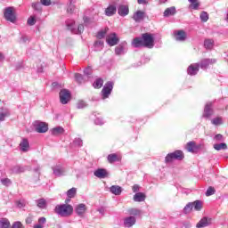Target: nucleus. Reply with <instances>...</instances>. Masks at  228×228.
I'll return each instance as SVG.
<instances>
[{
	"instance_id": "nucleus-19",
	"label": "nucleus",
	"mask_w": 228,
	"mask_h": 228,
	"mask_svg": "<svg viewBox=\"0 0 228 228\" xmlns=\"http://www.w3.org/2000/svg\"><path fill=\"white\" fill-rule=\"evenodd\" d=\"M20 151L21 152H28V151H29V141H28V139L22 138L20 142Z\"/></svg>"
},
{
	"instance_id": "nucleus-51",
	"label": "nucleus",
	"mask_w": 228,
	"mask_h": 228,
	"mask_svg": "<svg viewBox=\"0 0 228 228\" xmlns=\"http://www.w3.org/2000/svg\"><path fill=\"white\" fill-rule=\"evenodd\" d=\"M11 228H24V224L20 221H16L12 224Z\"/></svg>"
},
{
	"instance_id": "nucleus-31",
	"label": "nucleus",
	"mask_w": 228,
	"mask_h": 228,
	"mask_svg": "<svg viewBox=\"0 0 228 228\" xmlns=\"http://www.w3.org/2000/svg\"><path fill=\"white\" fill-rule=\"evenodd\" d=\"M127 213L128 215H131V216H140V215H142V210L138 208H129Z\"/></svg>"
},
{
	"instance_id": "nucleus-37",
	"label": "nucleus",
	"mask_w": 228,
	"mask_h": 228,
	"mask_svg": "<svg viewBox=\"0 0 228 228\" xmlns=\"http://www.w3.org/2000/svg\"><path fill=\"white\" fill-rule=\"evenodd\" d=\"M204 45L207 49H213L215 46V41L213 39H206L204 41Z\"/></svg>"
},
{
	"instance_id": "nucleus-42",
	"label": "nucleus",
	"mask_w": 228,
	"mask_h": 228,
	"mask_svg": "<svg viewBox=\"0 0 228 228\" xmlns=\"http://www.w3.org/2000/svg\"><path fill=\"white\" fill-rule=\"evenodd\" d=\"M124 46L122 45H119L115 48V53L117 54V56H120L124 54Z\"/></svg>"
},
{
	"instance_id": "nucleus-9",
	"label": "nucleus",
	"mask_w": 228,
	"mask_h": 228,
	"mask_svg": "<svg viewBox=\"0 0 228 228\" xmlns=\"http://www.w3.org/2000/svg\"><path fill=\"white\" fill-rule=\"evenodd\" d=\"M213 102H208L206 103L204 111H203V118H211V116L213 115Z\"/></svg>"
},
{
	"instance_id": "nucleus-22",
	"label": "nucleus",
	"mask_w": 228,
	"mask_h": 228,
	"mask_svg": "<svg viewBox=\"0 0 228 228\" xmlns=\"http://www.w3.org/2000/svg\"><path fill=\"white\" fill-rule=\"evenodd\" d=\"M188 152H197L200 149V145H196L195 142H189L186 145Z\"/></svg>"
},
{
	"instance_id": "nucleus-3",
	"label": "nucleus",
	"mask_w": 228,
	"mask_h": 228,
	"mask_svg": "<svg viewBox=\"0 0 228 228\" xmlns=\"http://www.w3.org/2000/svg\"><path fill=\"white\" fill-rule=\"evenodd\" d=\"M59 99L61 104H69L72 101V94L69 89H61L59 93Z\"/></svg>"
},
{
	"instance_id": "nucleus-28",
	"label": "nucleus",
	"mask_w": 228,
	"mask_h": 228,
	"mask_svg": "<svg viewBox=\"0 0 228 228\" xmlns=\"http://www.w3.org/2000/svg\"><path fill=\"white\" fill-rule=\"evenodd\" d=\"M63 133H65V129H63V127H61V126H57L51 130V134L53 136H58L59 134H63Z\"/></svg>"
},
{
	"instance_id": "nucleus-41",
	"label": "nucleus",
	"mask_w": 228,
	"mask_h": 228,
	"mask_svg": "<svg viewBox=\"0 0 228 228\" xmlns=\"http://www.w3.org/2000/svg\"><path fill=\"white\" fill-rule=\"evenodd\" d=\"M12 174H20L24 172V167H21L20 166H14L12 167Z\"/></svg>"
},
{
	"instance_id": "nucleus-38",
	"label": "nucleus",
	"mask_w": 228,
	"mask_h": 228,
	"mask_svg": "<svg viewBox=\"0 0 228 228\" xmlns=\"http://www.w3.org/2000/svg\"><path fill=\"white\" fill-rule=\"evenodd\" d=\"M76 193H77V189L73 187L67 191V196L69 199H74V197H76Z\"/></svg>"
},
{
	"instance_id": "nucleus-16",
	"label": "nucleus",
	"mask_w": 228,
	"mask_h": 228,
	"mask_svg": "<svg viewBox=\"0 0 228 228\" xmlns=\"http://www.w3.org/2000/svg\"><path fill=\"white\" fill-rule=\"evenodd\" d=\"M94 175L98 179H106L108 177V171L104 168H98L94 172Z\"/></svg>"
},
{
	"instance_id": "nucleus-45",
	"label": "nucleus",
	"mask_w": 228,
	"mask_h": 228,
	"mask_svg": "<svg viewBox=\"0 0 228 228\" xmlns=\"http://www.w3.org/2000/svg\"><path fill=\"white\" fill-rule=\"evenodd\" d=\"M86 102L83 100H78L77 102V110H83L84 108H86Z\"/></svg>"
},
{
	"instance_id": "nucleus-17",
	"label": "nucleus",
	"mask_w": 228,
	"mask_h": 228,
	"mask_svg": "<svg viewBox=\"0 0 228 228\" xmlns=\"http://www.w3.org/2000/svg\"><path fill=\"white\" fill-rule=\"evenodd\" d=\"M111 92H113V86H103L102 92H101V97L102 99H108L110 95H111Z\"/></svg>"
},
{
	"instance_id": "nucleus-32",
	"label": "nucleus",
	"mask_w": 228,
	"mask_h": 228,
	"mask_svg": "<svg viewBox=\"0 0 228 228\" xmlns=\"http://www.w3.org/2000/svg\"><path fill=\"white\" fill-rule=\"evenodd\" d=\"M12 224L7 218H0V228H10Z\"/></svg>"
},
{
	"instance_id": "nucleus-25",
	"label": "nucleus",
	"mask_w": 228,
	"mask_h": 228,
	"mask_svg": "<svg viewBox=\"0 0 228 228\" xmlns=\"http://www.w3.org/2000/svg\"><path fill=\"white\" fill-rule=\"evenodd\" d=\"M132 45L136 48L144 47L143 37H135L132 42Z\"/></svg>"
},
{
	"instance_id": "nucleus-40",
	"label": "nucleus",
	"mask_w": 228,
	"mask_h": 228,
	"mask_svg": "<svg viewBox=\"0 0 228 228\" xmlns=\"http://www.w3.org/2000/svg\"><path fill=\"white\" fill-rule=\"evenodd\" d=\"M76 0H69V5L68 7V13H74V10H76Z\"/></svg>"
},
{
	"instance_id": "nucleus-4",
	"label": "nucleus",
	"mask_w": 228,
	"mask_h": 228,
	"mask_svg": "<svg viewBox=\"0 0 228 228\" xmlns=\"http://www.w3.org/2000/svg\"><path fill=\"white\" fill-rule=\"evenodd\" d=\"M67 28L71 33H74L75 35H81L83 31H85V26L83 24H80L76 27L75 21L67 22Z\"/></svg>"
},
{
	"instance_id": "nucleus-52",
	"label": "nucleus",
	"mask_w": 228,
	"mask_h": 228,
	"mask_svg": "<svg viewBox=\"0 0 228 228\" xmlns=\"http://www.w3.org/2000/svg\"><path fill=\"white\" fill-rule=\"evenodd\" d=\"M206 195H207V197H211V195H215V188L208 187L206 191Z\"/></svg>"
},
{
	"instance_id": "nucleus-30",
	"label": "nucleus",
	"mask_w": 228,
	"mask_h": 228,
	"mask_svg": "<svg viewBox=\"0 0 228 228\" xmlns=\"http://www.w3.org/2000/svg\"><path fill=\"white\" fill-rule=\"evenodd\" d=\"M36 202L39 209H45L47 208V201L45 200V199H39Z\"/></svg>"
},
{
	"instance_id": "nucleus-29",
	"label": "nucleus",
	"mask_w": 228,
	"mask_h": 228,
	"mask_svg": "<svg viewBox=\"0 0 228 228\" xmlns=\"http://www.w3.org/2000/svg\"><path fill=\"white\" fill-rule=\"evenodd\" d=\"M176 12L177 11L174 6L167 8L164 12V17H170V15H175Z\"/></svg>"
},
{
	"instance_id": "nucleus-63",
	"label": "nucleus",
	"mask_w": 228,
	"mask_h": 228,
	"mask_svg": "<svg viewBox=\"0 0 228 228\" xmlns=\"http://www.w3.org/2000/svg\"><path fill=\"white\" fill-rule=\"evenodd\" d=\"M115 86V82L113 81H108L104 86Z\"/></svg>"
},
{
	"instance_id": "nucleus-18",
	"label": "nucleus",
	"mask_w": 228,
	"mask_h": 228,
	"mask_svg": "<svg viewBox=\"0 0 228 228\" xmlns=\"http://www.w3.org/2000/svg\"><path fill=\"white\" fill-rule=\"evenodd\" d=\"M136 224V217L129 216L124 219V227H133Z\"/></svg>"
},
{
	"instance_id": "nucleus-58",
	"label": "nucleus",
	"mask_w": 228,
	"mask_h": 228,
	"mask_svg": "<svg viewBox=\"0 0 228 228\" xmlns=\"http://www.w3.org/2000/svg\"><path fill=\"white\" fill-rule=\"evenodd\" d=\"M28 26H35V24H37V20H35V18L30 17L28 20Z\"/></svg>"
},
{
	"instance_id": "nucleus-49",
	"label": "nucleus",
	"mask_w": 228,
	"mask_h": 228,
	"mask_svg": "<svg viewBox=\"0 0 228 228\" xmlns=\"http://www.w3.org/2000/svg\"><path fill=\"white\" fill-rule=\"evenodd\" d=\"M73 143L76 147H83V140L81 138H76Z\"/></svg>"
},
{
	"instance_id": "nucleus-7",
	"label": "nucleus",
	"mask_w": 228,
	"mask_h": 228,
	"mask_svg": "<svg viewBox=\"0 0 228 228\" xmlns=\"http://www.w3.org/2000/svg\"><path fill=\"white\" fill-rule=\"evenodd\" d=\"M34 128L37 133H47L49 131V126L45 122L35 121Z\"/></svg>"
},
{
	"instance_id": "nucleus-62",
	"label": "nucleus",
	"mask_w": 228,
	"mask_h": 228,
	"mask_svg": "<svg viewBox=\"0 0 228 228\" xmlns=\"http://www.w3.org/2000/svg\"><path fill=\"white\" fill-rule=\"evenodd\" d=\"M45 222H46L45 217H40L38 219V224H45Z\"/></svg>"
},
{
	"instance_id": "nucleus-5",
	"label": "nucleus",
	"mask_w": 228,
	"mask_h": 228,
	"mask_svg": "<svg viewBox=\"0 0 228 228\" xmlns=\"http://www.w3.org/2000/svg\"><path fill=\"white\" fill-rule=\"evenodd\" d=\"M142 37L144 47H148V49H152V47H154V37H152V34L144 33L142 35Z\"/></svg>"
},
{
	"instance_id": "nucleus-15",
	"label": "nucleus",
	"mask_w": 228,
	"mask_h": 228,
	"mask_svg": "<svg viewBox=\"0 0 228 228\" xmlns=\"http://www.w3.org/2000/svg\"><path fill=\"white\" fill-rule=\"evenodd\" d=\"M132 19L134 20V22H142L143 19H145V12L143 11L135 12L133 14Z\"/></svg>"
},
{
	"instance_id": "nucleus-48",
	"label": "nucleus",
	"mask_w": 228,
	"mask_h": 228,
	"mask_svg": "<svg viewBox=\"0 0 228 228\" xmlns=\"http://www.w3.org/2000/svg\"><path fill=\"white\" fill-rule=\"evenodd\" d=\"M214 126H221L223 124L222 118H216L211 120Z\"/></svg>"
},
{
	"instance_id": "nucleus-34",
	"label": "nucleus",
	"mask_w": 228,
	"mask_h": 228,
	"mask_svg": "<svg viewBox=\"0 0 228 228\" xmlns=\"http://www.w3.org/2000/svg\"><path fill=\"white\" fill-rule=\"evenodd\" d=\"M107 160L110 163H115L118 161V155H117V153L109 154L107 157Z\"/></svg>"
},
{
	"instance_id": "nucleus-46",
	"label": "nucleus",
	"mask_w": 228,
	"mask_h": 228,
	"mask_svg": "<svg viewBox=\"0 0 228 228\" xmlns=\"http://www.w3.org/2000/svg\"><path fill=\"white\" fill-rule=\"evenodd\" d=\"M92 67H87L84 69V76L85 77H86L87 79L92 76Z\"/></svg>"
},
{
	"instance_id": "nucleus-14",
	"label": "nucleus",
	"mask_w": 228,
	"mask_h": 228,
	"mask_svg": "<svg viewBox=\"0 0 228 228\" xmlns=\"http://www.w3.org/2000/svg\"><path fill=\"white\" fill-rule=\"evenodd\" d=\"M214 63H216V59H203L200 61V69H206L209 65H214Z\"/></svg>"
},
{
	"instance_id": "nucleus-36",
	"label": "nucleus",
	"mask_w": 228,
	"mask_h": 228,
	"mask_svg": "<svg viewBox=\"0 0 228 228\" xmlns=\"http://www.w3.org/2000/svg\"><path fill=\"white\" fill-rule=\"evenodd\" d=\"M104 47V41L98 40L94 43V51H102Z\"/></svg>"
},
{
	"instance_id": "nucleus-20",
	"label": "nucleus",
	"mask_w": 228,
	"mask_h": 228,
	"mask_svg": "<svg viewBox=\"0 0 228 228\" xmlns=\"http://www.w3.org/2000/svg\"><path fill=\"white\" fill-rule=\"evenodd\" d=\"M117 13V6L110 4L105 9V15L107 17H113Z\"/></svg>"
},
{
	"instance_id": "nucleus-6",
	"label": "nucleus",
	"mask_w": 228,
	"mask_h": 228,
	"mask_svg": "<svg viewBox=\"0 0 228 228\" xmlns=\"http://www.w3.org/2000/svg\"><path fill=\"white\" fill-rule=\"evenodd\" d=\"M4 17L8 22H15L17 16L15 15V12H13V7H6L4 11Z\"/></svg>"
},
{
	"instance_id": "nucleus-24",
	"label": "nucleus",
	"mask_w": 228,
	"mask_h": 228,
	"mask_svg": "<svg viewBox=\"0 0 228 228\" xmlns=\"http://www.w3.org/2000/svg\"><path fill=\"white\" fill-rule=\"evenodd\" d=\"M146 199L145 193L143 192H136L134 195V202H144Z\"/></svg>"
},
{
	"instance_id": "nucleus-57",
	"label": "nucleus",
	"mask_w": 228,
	"mask_h": 228,
	"mask_svg": "<svg viewBox=\"0 0 228 228\" xmlns=\"http://www.w3.org/2000/svg\"><path fill=\"white\" fill-rule=\"evenodd\" d=\"M215 142H224V135L217 134L214 137Z\"/></svg>"
},
{
	"instance_id": "nucleus-26",
	"label": "nucleus",
	"mask_w": 228,
	"mask_h": 228,
	"mask_svg": "<svg viewBox=\"0 0 228 228\" xmlns=\"http://www.w3.org/2000/svg\"><path fill=\"white\" fill-rule=\"evenodd\" d=\"M75 81H77V83H78V85H83V83H86V81H88V78L79 73H76L75 74Z\"/></svg>"
},
{
	"instance_id": "nucleus-54",
	"label": "nucleus",
	"mask_w": 228,
	"mask_h": 228,
	"mask_svg": "<svg viewBox=\"0 0 228 228\" xmlns=\"http://www.w3.org/2000/svg\"><path fill=\"white\" fill-rule=\"evenodd\" d=\"M1 183L4 186H10L12 184V181L9 178H2Z\"/></svg>"
},
{
	"instance_id": "nucleus-12",
	"label": "nucleus",
	"mask_w": 228,
	"mask_h": 228,
	"mask_svg": "<svg viewBox=\"0 0 228 228\" xmlns=\"http://www.w3.org/2000/svg\"><path fill=\"white\" fill-rule=\"evenodd\" d=\"M118 13L120 17H127V15H129V5L119 4L118 7Z\"/></svg>"
},
{
	"instance_id": "nucleus-47",
	"label": "nucleus",
	"mask_w": 228,
	"mask_h": 228,
	"mask_svg": "<svg viewBox=\"0 0 228 228\" xmlns=\"http://www.w3.org/2000/svg\"><path fill=\"white\" fill-rule=\"evenodd\" d=\"M200 18L202 22H208L209 20V15H208V12H202L200 15Z\"/></svg>"
},
{
	"instance_id": "nucleus-44",
	"label": "nucleus",
	"mask_w": 228,
	"mask_h": 228,
	"mask_svg": "<svg viewBox=\"0 0 228 228\" xmlns=\"http://www.w3.org/2000/svg\"><path fill=\"white\" fill-rule=\"evenodd\" d=\"M193 209V203H188L184 208H183V213L185 215H188V213H191V211Z\"/></svg>"
},
{
	"instance_id": "nucleus-33",
	"label": "nucleus",
	"mask_w": 228,
	"mask_h": 228,
	"mask_svg": "<svg viewBox=\"0 0 228 228\" xmlns=\"http://www.w3.org/2000/svg\"><path fill=\"white\" fill-rule=\"evenodd\" d=\"M214 149L216 151H226L227 144L225 142L216 143L214 144Z\"/></svg>"
},
{
	"instance_id": "nucleus-60",
	"label": "nucleus",
	"mask_w": 228,
	"mask_h": 228,
	"mask_svg": "<svg viewBox=\"0 0 228 228\" xmlns=\"http://www.w3.org/2000/svg\"><path fill=\"white\" fill-rule=\"evenodd\" d=\"M6 117H8V113L0 112V122L4 121V118H6Z\"/></svg>"
},
{
	"instance_id": "nucleus-50",
	"label": "nucleus",
	"mask_w": 228,
	"mask_h": 228,
	"mask_svg": "<svg viewBox=\"0 0 228 228\" xmlns=\"http://www.w3.org/2000/svg\"><path fill=\"white\" fill-rule=\"evenodd\" d=\"M106 33H108V28H105V30H101L97 34V38H104L106 37Z\"/></svg>"
},
{
	"instance_id": "nucleus-55",
	"label": "nucleus",
	"mask_w": 228,
	"mask_h": 228,
	"mask_svg": "<svg viewBox=\"0 0 228 228\" xmlns=\"http://www.w3.org/2000/svg\"><path fill=\"white\" fill-rule=\"evenodd\" d=\"M94 124L96 126H104V119L102 118H97L95 120H94Z\"/></svg>"
},
{
	"instance_id": "nucleus-8",
	"label": "nucleus",
	"mask_w": 228,
	"mask_h": 228,
	"mask_svg": "<svg viewBox=\"0 0 228 228\" xmlns=\"http://www.w3.org/2000/svg\"><path fill=\"white\" fill-rule=\"evenodd\" d=\"M53 175H56V177H61L63 175H67V168L63 167L62 165H56L52 167Z\"/></svg>"
},
{
	"instance_id": "nucleus-43",
	"label": "nucleus",
	"mask_w": 228,
	"mask_h": 228,
	"mask_svg": "<svg viewBox=\"0 0 228 228\" xmlns=\"http://www.w3.org/2000/svg\"><path fill=\"white\" fill-rule=\"evenodd\" d=\"M27 204L28 202L26 201V200H20L16 201V206L17 208H19V209H22V208H26Z\"/></svg>"
},
{
	"instance_id": "nucleus-56",
	"label": "nucleus",
	"mask_w": 228,
	"mask_h": 228,
	"mask_svg": "<svg viewBox=\"0 0 228 228\" xmlns=\"http://www.w3.org/2000/svg\"><path fill=\"white\" fill-rule=\"evenodd\" d=\"M32 8H34V10H37V12H40L42 10V5L40 4V3H33L32 4Z\"/></svg>"
},
{
	"instance_id": "nucleus-23",
	"label": "nucleus",
	"mask_w": 228,
	"mask_h": 228,
	"mask_svg": "<svg viewBox=\"0 0 228 228\" xmlns=\"http://www.w3.org/2000/svg\"><path fill=\"white\" fill-rule=\"evenodd\" d=\"M175 40L178 42H184L186 40V32L184 30H178L175 32Z\"/></svg>"
},
{
	"instance_id": "nucleus-21",
	"label": "nucleus",
	"mask_w": 228,
	"mask_h": 228,
	"mask_svg": "<svg viewBox=\"0 0 228 228\" xmlns=\"http://www.w3.org/2000/svg\"><path fill=\"white\" fill-rule=\"evenodd\" d=\"M77 215H78V216H83V215H85V213H86V205L80 203L76 207L75 209Z\"/></svg>"
},
{
	"instance_id": "nucleus-39",
	"label": "nucleus",
	"mask_w": 228,
	"mask_h": 228,
	"mask_svg": "<svg viewBox=\"0 0 228 228\" xmlns=\"http://www.w3.org/2000/svg\"><path fill=\"white\" fill-rule=\"evenodd\" d=\"M190 4V8H192V10H199V6H200V4L198 0H188Z\"/></svg>"
},
{
	"instance_id": "nucleus-10",
	"label": "nucleus",
	"mask_w": 228,
	"mask_h": 228,
	"mask_svg": "<svg viewBox=\"0 0 228 228\" xmlns=\"http://www.w3.org/2000/svg\"><path fill=\"white\" fill-rule=\"evenodd\" d=\"M213 224V219L211 217L204 216L197 223L196 228L209 227Z\"/></svg>"
},
{
	"instance_id": "nucleus-13",
	"label": "nucleus",
	"mask_w": 228,
	"mask_h": 228,
	"mask_svg": "<svg viewBox=\"0 0 228 228\" xmlns=\"http://www.w3.org/2000/svg\"><path fill=\"white\" fill-rule=\"evenodd\" d=\"M106 42L110 46L117 45V44H118V37H117V34H110L106 38Z\"/></svg>"
},
{
	"instance_id": "nucleus-64",
	"label": "nucleus",
	"mask_w": 228,
	"mask_h": 228,
	"mask_svg": "<svg viewBox=\"0 0 228 228\" xmlns=\"http://www.w3.org/2000/svg\"><path fill=\"white\" fill-rule=\"evenodd\" d=\"M33 223V218L31 217H27L26 219V224H32Z\"/></svg>"
},
{
	"instance_id": "nucleus-53",
	"label": "nucleus",
	"mask_w": 228,
	"mask_h": 228,
	"mask_svg": "<svg viewBox=\"0 0 228 228\" xmlns=\"http://www.w3.org/2000/svg\"><path fill=\"white\" fill-rule=\"evenodd\" d=\"M104 85V80L102 78H97L94 81V86H102Z\"/></svg>"
},
{
	"instance_id": "nucleus-1",
	"label": "nucleus",
	"mask_w": 228,
	"mask_h": 228,
	"mask_svg": "<svg viewBox=\"0 0 228 228\" xmlns=\"http://www.w3.org/2000/svg\"><path fill=\"white\" fill-rule=\"evenodd\" d=\"M54 211L60 216H69V215H72L74 208L70 205L62 204L57 205L54 208Z\"/></svg>"
},
{
	"instance_id": "nucleus-2",
	"label": "nucleus",
	"mask_w": 228,
	"mask_h": 228,
	"mask_svg": "<svg viewBox=\"0 0 228 228\" xmlns=\"http://www.w3.org/2000/svg\"><path fill=\"white\" fill-rule=\"evenodd\" d=\"M183 159H184V153L181 150H176L166 156L165 162L172 163V161H183Z\"/></svg>"
},
{
	"instance_id": "nucleus-11",
	"label": "nucleus",
	"mask_w": 228,
	"mask_h": 228,
	"mask_svg": "<svg viewBox=\"0 0 228 228\" xmlns=\"http://www.w3.org/2000/svg\"><path fill=\"white\" fill-rule=\"evenodd\" d=\"M200 69V65L199 63L191 64L187 69V74L189 76H197V74H199Z\"/></svg>"
},
{
	"instance_id": "nucleus-59",
	"label": "nucleus",
	"mask_w": 228,
	"mask_h": 228,
	"mask_svg": "<svg viewBox=\"0 0 228 228\" xmlns=\"http://www.w3.org/2000/svg\"><path fill=\"white\" fill-rule=\"evenodd\" d=\"M132 191L134 193H138L140 191V185L138 184H134L133 187H132Z\"/></svg>"
},
{
	"instance_id": "nucleus-35",
	"label": "nucleus",
	"mask_w": 228,
	"mask_h": 228,
	"mask_svg": "<svg viewBox=\"0 0 228 228\" xmlns=\"http://www.w3.org/2000/svg\"><path fill=\"white\" fill-rule=\"evenodd\" d=\"M192 208H194V211H200L202 209V201L196 200L194 202H191Z\"/></svg>"
},
{
	"instance_id": "nucleus-61",
	"label": "nucleus",
	"mask_w": 228,
	"mask_h": 228,
	"mask_svg": "<svg viewBox=\"0 0 228 228\" xmlns=\"http://www.w3.org/2000/svg\"><path fill=\"white\" fill-rule=\"evenodd\" d=\"M41 4L44 6H51V0H41Z\"/></svg>"
},
{
	"instance_id": "nucleus-27",
	"label": "nucleus",
	"mask_w": 228,
	"mask_h": 228,
	"mask_svg": "<svg viewBox=\"0 0 228 228\" xmlns=\"http://www.w3.org/2000/svg\"><path fill=\"white\" fill-rule=\"evenodd\" d=\"M110 193H112L113 195H121L122 193V187L118 186V185H112L110 188Z\"/></svg>"
}]
</instances>
